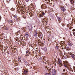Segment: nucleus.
Here are the masks:
<instances>
[{
	"instance_id": "obj_1",
	"label": "nucleus",
	"mask_w": 75,
	"mask_h": 75,
	"mask_svg": "<svg viewBox=\"0 0 75 75\" xmlns=\"http://www.w3.org/2000/svg\"><path fill=\"white\" fill-rule=\"evenodd\" d=\"M38 37L40 38H42V34L41 32H38Z\"/></svg>"
},
{
	"instance_id": "obj_28",
	"label": "nucleus",
	"mask_w": 75,
	"mask_h": 75,
	"mask_svg": "<svg viewBox=\"0 0 75 75\" xmlns=\"http://www.w3.org/2000/svg\"><path fill=\"white\" fill-rule=\"evenodd\" d=\"M50 69H51V68H53V67L51 66L50 67Z\"/></svg>"
},
{
	"instance_id": "obj_6",
	"label": "nucleus",
	"mask_w": 75,
	"mask_h": 75,
	"mask_svg": "<svg viewBox=\"0 0 75 75\" xmlns=\"http://www.w3.org/2000/svg\"><path fill=\"white\" fill-rule=\"evenodd\" d=\"M28 29L29 31H31L32 30V27L31 25H30L28 27Z\"/></svg>"
},
{
	"instance_id": "obj_30",
	"label": "nucleus",
	"mask_w": 75,
	"mask_h": 75,
	"mask_svg": "<svg viewBox=\"0 0 75 75\" xmlns=\"http://www.w3.org/2000/svg\"><path fill=\"white\" fill-rule=\"evenodd\" d=\"M73 35H75V32H73Z\"/></svg>"
},
{
	"instance_id": "obj_21",
	"label": "nucleus",
	"mask_w": 75,
	"mask_h": 75,
	"mask_svg": "<svg viewBox=\"0 0 75 75\" xmlns=\"http://www.w3.org/2000/svg\"><path fill=\"white\" fill-rule=\"evenodd\" d=\"M49 70L50 71H51V70H52V71H53V70H54V69H53V67L50 68V69H49Z\"/></svg>"
},
{
	"instance_id": "obj_39",
	"label": "nucleus",
	"mask_w": 75,
	"mask_h": 75,
	"mask_svg": "<svg viewBox=\"0 0 75 75\" xmlns=\"http://www.w3.org/2000/svg\"><path fill=\"white\" fill-rule=\"evenodd\" d=\"M70 35H71V36H72V35H71V34Z\"/></svg>"
},
{
	"instance_id": "obj_12",
	"label": "nucleus",
	"mask_w": 75,
	"mask_h": 75,
	"mask_svg": "<svg viewBox=\"0 0 75 75\" xmlns=\"http://www.w3.org/2000/svg\"><path fill=\"white\" fill-rule=\"evenodd\" d=\"M70 2L71 4H74V1L73 0H70Z\"/></svg>"
},
{
	"instance_id": "obj_27",
	"label": "nucleus",
	"mask_w": 75,
	"mask_h": 75,
	"mask_svg": "<svg viewBox=\"0 0 75 75\" xmlns=\"http://www.w3.org/2000/svg\"><path fill=\"white\" fill-rule=\"evenodd\" d=\"M12 49H14V51H15V52H16L17 50H16V49L15 48H13Z\"/></svg>"
},
{
	"instance_id": "obj_29",
	"label": "nucleus",
	"mask_w": 75,
	"mask_h": 75,
	"mask_svg": "<svg viewBox=\"0 0 75 75\" xmlns=\"http://www.w3.org/2000/svg\"><path fill=\"white\" fill-rule=\"evenodd\" d=\"M72 31H73V32L75 31V29H73L72 30Z\"/></svg>"
},
{
	"instance_id": "obj_4",
	"label": "nucleus",
	"mask_w": 75,
	"mask_h": 75,
	"mask_svg": "<svg viewBox=\"0 0 75 75\" xmlns=\"http://www.w3.org/2000/svg\"><path fill=\"white\" fill-rule=\"evenodd\" d=\"M60 9L63 12H65V11H66V9H65L62 6L60 7Z\"/></svg>"
},
{
	"instance_id": "obj_38",
	"label": "nucleus",
	"mask_w": 75,
	"mask_h": 75,
	"mask_svg": "<svg viewBox=\"0 0 75 75\" xmlns=\"http://www.w3.org/2000/svg\"><path fill=\"white\" fill-rule=\"evenodd\" d=\"M24 62H25V61H24Z\"/></svg>"
},
{
	"instance_id": "obj_34",
	"label": "nucleus",
	"mask_w": 75,
	"mask_h": 75,
	"mask_svg": "<svg viewBox=\"0 0 75 75\" xmlns=\"http://www.w3.org/2000/svg\"><path fill=\"white\" fill-rule=\"evenodd\" d=\"M64 67H65L66 68H67V67H66V65H65V64L64 65Z\"/></svg>"
},
{
	"instance_id": "obj_13",
	"label": "nucleus",
	"mask_w": 75,
	"mask_h": 75,
	"mask_svg": "<svg viewBox=\"0 0 75 75\" xmlns=\"http://www.w3.org/2000/svg\"><path fill=\"white\" fill-rule=\"evenodd\" d=\"M75 57V54H72L71 55V57L73 58V59H74Z\"/></svg>"
},
{
	"instance_id": "obj_11",
	"label": "nucleus",
	"mask_w": 75,
	"mask_h": 75,
	"mask_svg": "<svg viewBox=\"0 0 75 75\" xmlns=\"http://www.w3.org/2000/svg\"><path fill=\"white\" fill-rule=\"evenodd\" d=\"M26 54L28 55H29L30 54V51H29V50H28L27 51H26Z\"/></svg>"
},
{
	"instance_id": "obj_36",
	"label": "nucleus",
	"mask_w": 75,
	"mask_h": 75,
	"mask_svg": "<svg viewBox=\"0 0 75 75\" xmlns=\"http://www.w3.org/2000/svg\"><path fill=\"white\" fill-rule=\"evenodd\" d=\"M74 60H75V56L74 58Z\"/></svg>"
},
{
	"instance_id": "obj_8",
	"label": "nucleus",
	"mask_w": 75,
	"mask_h": 75,
	"mask_svg": "<svg viewBox=\"0 0 75 75\" xmlns=\"http://www.w3.org/2000/svg\"><path fill=\"white\" fill-rule=\"evenodd\" d=\"M45 30H46L47 31H50V28H48V26L45 28Z\"/></svg>"
},
{
	"instance_id": "obj_31",
	"label": "nucleus",
	"mask_w": 75,
	"mask_h": 75,
	"mask_svg": "<svg viewBox=\"0 0 75 75\" xmlns=\"http://www.w3.org/2000/svg\"><path fill=\"white\" fill-rule=\"evenodd\" d=\"M40 17H42V15H40Z\"/></svg>"
},
{
	"instance_id": "obj_24",
	"label": "nucleus",
	"mask_w": 75,
	"mask_h": 75,
	"mask_svg": "<svg viewBox=\"0 0 75 75\" xmlns=\"http://www.w3.org/2000/svg\"><path fill=\"white\" fill-rule=\"evenodd\" d=\"M36 40H38V41H39V40H38V38L37 37L36 38Z\"/></svg>"
},
{
	"instance_id": "obj_2",
	"label": "nucleus",
	"mask_w": 75,
	"mask_h": 75,
	"mask_svg": "<svg viewBox=\"0 0 75 75\" xmlns=\"http://www.w3.org/2000/svg\"><path fill=\"white\" fill-rule=\"evenodd\" d=\"M58 63L59 64V66L60 67H62V62L61 61V60L59 59H58Z\"/></svg>"
},
{
	"instance_id": "obj_5",
	"label": "nucleus",
	"mask_w": 75,
	"mask_h": 75,
	"mask_svg": "<svg viewBox=\"0 0 75 75\" xmlns=\"http://www.w3.org/2000/svg\"><path fill=\"white\" fill-rule=\"evenodd\" d=\"M13 21L11 20H9L8 21V23L9 24H11V25H13V23H13Z\"/></svg>"
},
{
	"instance_id": "obj_23",
	"label": "nucleus",
	"mask_w": 75,
	"mask_h": 75,
	"mask_svg": "<svg viewBox=\"0 0 75 75\" xmlns=\"http://www.w3.org/2000/svg\"><path fill=\"white\" fill-rule=\"evenodd\" d=\"M38 61H40V60H42V58L41 57H40L39 59H38Z\"/></svg>"
},
{
	"instance_id": "obj_25",
	"label": "nucleus",
	"mask_w": 75,
	"mask_h": 75,
	"mask_svg": "<svg viewBox=\"0 0 75 75\" xmlns=\"http://www.w3.org/2000/svg\"><path fill=\"white\" fill-rule=\"evenodd\" d=\"M41 7H44V4H42L41 6Z\"/></svg>"
},
{
	"instance_id": "obj_40",
	"label": "nucleus",
	"mask_w": 75,
	"mask_h": 75,
	"mask_svg": "<svg viewBox=\"0 0 75 75\" xmlns=\"http://www.w3.org/2000/svg\"><path fill=\"white\" fill-rule=\"evenodd\" d=\"M56 47H57V48H58V46H57Z\"/></svg>"
},
{
	"instance_id": "obj_35",
	"label": "nucleus",
	"mask_w": 75,
	"mask_h": 75,
	"mask_svg": "<svg viewBox=\"0 0 75 75\" xmlns=\"http://www.w3.org/2000/svg\"><path fill=\"white\" fill-rule=\"evenodd\" d=\"M5 11V12H7V11L5 10V11Z\"/></svg>"
},
{
	"instance_id": "obj_17",
	"label": "nucleus",
	"mask_w": 75,
	"mask_h": 75,
	"mask_svg": "<svg viewBox=\"0 0 75 75\" xmlns=\"http://www.w3.org/2000/svg\"><path fill=\"white\" fill-rule=\"evenodd\" d=\"M67 42L68 43V44L70 46H71V45H71V43L69 41H68Z\"/></svg>"
},
{
	"instance_id": "obj_19",
	"label": "nucleus",
	"mask_w": 75,
	"mask_h": 75,
	"mask_svg": "<svg viewBox=\"0 0 75 75\" xmlns=\"http://www.w3.org/2000/svg\"><path fill=\"white\" fill-rule=\"evenodd\" d=\"M46 59H45V58H43V61H44V62H45V61H46Z\"/></svg>"
},
{
	"instance_id": "obj_22",
	"label": "nucleus",
	"mask_w": 75,
	"mask_h": 75,
	"mask_svg": "<svg viewBox=\"0 0 75 75\" xmlns=\"http://www.w3.org/2000/svg\"><path fill=\"white\" fill-rule=\"evenodd\" d=\"M21 59V58L20 57H18V61H20V60Z\"/></svg>"
},
{
	"instance_id": "obj_16",
	"label": "nucleus",
	"mask_w": 75,
	"mask_h": 75,
	"mask_svg": "<svg viewBox=\"0 0 75 75\" xmlns=\"http://www.w3.org/2000/svg\"><path fill=\"white\" fill-rule=\"evenodd\" d=\"M28 73V71L27 70L24 71V74H27Z\"/></svg>"
},
{
	"instance_id": "obj_32",
	"label": "nucleus",
	"mask_w": 75,
	"mask_h": 75,
	"mask_svg": "<svg viewBox=\"0 0 75 75\" xmlns=\"http://www.w3.org/2000/svg\"><path fill=\"white\" fill-rule=\"evenodd\" d=\"M25 1H26L27 2H28V1H29V0H25Z\"/></svg>"
},
{
	"instance_id": "obj_7",
	"label": "nucleus",
	"mask_w": 75,
	"mask_h": 75,
	"mask_svg": "<svg viewBox=\"0 0 75 75\" xmlns=\"http://www.w3.org/2000/svg\"><path fill=\"white\" fill-rule=\"evenodd\" d=\"M4 29V30H8V27H2V29Z\"/></svg>"
},
{
	"instance_id": "obj_18",
	"label": "nucleus",
	"mask_w": 75,
	"mask_h": 75,
	"mask_svg": "<svg viewBox=\"0 0 75 75\" xmlns=\"http://www.w3.org/2000/svg\"><path fill=\"white\" fill-rule=\"evenodd\" d=\"M44 51H45V52H46L47 51V48H44Z\"/></svg>"
},
{
	"instance_id": "obj_3",
	"label": "nucleus",
	"mask_w": 75,
	"mask_h": 75,
	"mask_svg": "<svg viewBox=\"0 0 75 75\" xmlns=\"http://www.w3.org/2000/svg\"><path fill=\"white\" fill-rule=\"evenodd\" d=\"M52 71V75H55V74H56V70L55 69H54Z\"/></svg>"
},
{
	"instance_id": "obj_33",
	"label": "nucleus",
	"mask_w": 75,
	"mask_h": 75,
	"mask_svg": "<svg viewBox=\"0 0 75 75\" xmlns=\"http://www.w3.org/2000/svg\"><path fill=\"white\" fill-rule=\"evenodd\" d=\"M65 69H63V72H65Z\"/></svg>"
},
{
	"instance_id": "obj_15",
	"label": "nucleus",
	"mask_w": 75,
	"mask_h": 75,
	"mask_svg": "<svg viewBox=\"0 0 75 75\" xmlns=\"http://www.w3.org/2000/svg\"><path fill=\"white\" fill-rule=\"evenodd\" d=\"M37 33L35 32V33L34 34V36H35V37H37Z\"/></svg>"
},
{
	"instance_id": "obj_10",
	"label": "nucleus",
	"mask_w": 75,
	"mask_h": 75,
	"mask_svg": "<svg viewBox=\"0 0 75 75\" xmlns=\"http://www.w3.org/2000/svg\"><path fill=\"white\" fill-rule=\"evenodd\" d=\"M58 19L59 22L60 23H61V18L60 17H58Z\"/></svg>"
},
{
	"instance_id": "obj_14",
	"label": "nucleus",
	"mask_w": 75,
	"mask_h": 75,
	"mask_svg": "<svg viewBox=\"0 0 75 75\" xmlns=\"http://www.w3.org/2000/svg\"><path fill=\"white\" fill-rule=\"evenodd\" d=\"M25 35L26 36V37H28L29 36L28 33V32H26V33L25 34Z\"/></svg>"
},
{
	"instance_id": "obj_9",
	"label": "nucleus",
	"mask_w": 75,
	"mask_h": 75,
	"mask_svg": "<svg viewBox=\"0 0 75 75\" xmlns=\"http://www.w3.org/2000/svg\"><path fill=\"white\" fill-rule=\"evenodd\" d=\"M45 75H51V72H49V73H45Z\"/></svg>"
},
{
	"instance_id": "obj_37",
	"label": "nucleus",
	"mask_w": 75,
	"mask_h": 75,
	"mask_svg": "<svg viewBox=\"0 0 75 75\" xmlns=\"http://www.w3.org/2000/svg\"><path fill=\"white\" fill-rule=\"evenodd\" d=\"M19 61H20V62H21V60H20Z\"/></svg>"
},
{
	"instance_id": "obj_20",
	"label": "nucleus",
	"mask_w": 75,
	"mask_h": 75,
	"mask_svg": "<svg viewBox=\"0 0 75 75\" xmlns=\"http://www.w3.org/2000/svg\"><path fill=\"white\" fill-rule=\"evenodd\" d=\"M25 65H28V63L27 62H25Z\"/></svg>"
},
{
	"instance_id": "obj_26",
	"label": "nucleus",
	"mask_w": 75,
	"mask_h": 75,
	"mask_svg": "<svg viewBox=\"0 0 75 75\" xmlns=\"http://www.w3.org/2000/svg\"><path fill=\"white\" fill-rule=\"evenodd\" d=\"M42 15L45 16V13L43 12L42 13Z\"/></svg>"
}]
</instances>
